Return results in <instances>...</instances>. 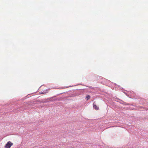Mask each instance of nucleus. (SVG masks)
<instances>
[{
  "label": "nucleus",
  "instance_id": "1",
  "mask_svg": "<svg viewBox=\"0 0 148 148\" xmlns=\"http://www.w3.org/2000/svg\"><path fill=\"white\" fill-rule=\"evenodd\" d=\"M13 145V143L9 141L5 144L4 147L5 148H10Z\"/></svg>",
  "mask_w": 148,
  "mask_h": 148
},
{
  "label": "nucleus",
  "instance_id": "2",
  "mask_svg": "<svg viewBox=\"0 0 148 148\" xmlns=\"http://www.w3.org/2000/svg\"><path fill=\"white\" fill-rule=\"evenodd\" d=\"M93 108L96 110H98L99 109V107L97 106L96 104H95V102L93 103Z\"/></svg>",
  "mask_w": 148,
  "mask_h": 148
},
{
  "label": "nucleus",
  "instance_id": "3",
  "mask_svg": "<svg viewBox=\"0 0 148 148\" xmlns=\"http://www.w3.org/2000/svg\"><path fill=\"white\" fill-rule=\"evenodd\" d=\"M90 95H88L86 97V99L87 100H88L90 99Z\"/></svg>",
  "mask_w": 148,
  "mask_h": 148
}]
</instances>
